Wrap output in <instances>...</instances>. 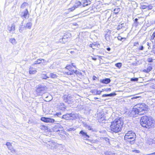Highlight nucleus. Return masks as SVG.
I'll return each mask as SVG.
<instances>
[{
  "instance_id": "nucleus-1",
  "label": "nucleus",
  "mask_w": 155,
  "mask_h": 155,
  "mask_svg": "<svg viewBox=\"0 0 155 155\" xmlns=\"http://www.w3.org/2000/svg\"><path fill=\"white\" fill-rule=\"evenodd\" d=\"M123 124V121L121 118H117L111 123L110 126L111 130L116 133L121 131Z\"/></svg>"
},
{
  "instance_id": "nucleus-2",
  "label": "nucleus",
  "mask_w": 155,
  "mask_h": 155,
  "mask_svg": "<svg viewBox=\"0 0 155 155\" xmlns=\"http://www.w3.org/2000/svg\"><path fill=\"white\" fill-rule=\"evenodd\" d=\"M139 120L141 125L147 128L151 127L155 123L154 120L151 117L146 116L142 117Z\"/></svg>"
},
{
  "instance_id": "nucleus-3",
  "label": "nucleus",
  "mask_w": 155,
  "mask_h": 155,
  "mask_svg": "<svg viewBox=\"0 0 155 155\" xmlns=\"http://www.w3.org/2000/svg\"><path fill=\"white\" fill-rule=\"evenodd\" d=\"M145 105L144 104H136V114L142 115L145 113V110L146 109V107H145Z\"/></svg>"
},
{
  "instance_id": "nucleus-4",
  "label": "nucleus",
  "mask_w": 155,
  "mask_h": 155,
  "mask_svg": "<svg viewBox=\"0 0 155 155\" xmlns=\"http://www.w3.org/2000/svg\"><path fill=\"white\" fill-rule=\"evenodd\" d=\"M78 117V115L77 114L67 113L62 116V118L67 120H75Z\"/></svg>"
},
{
  "instance_id": "nucleus-5",
  "label": "nucleus",
  "mask_w": 155,
  "mask_h": 155,
  "mask_svg": "<svg viewBox=\"0 0 155 155\" xmlns=\"http://www.w3.org/2000/svg\"><path fill=\"white\" fill-rule=\"evenodd\" d=\"M71 37V35L70 33H65L63 36L62 38L60 39V42L64 43L68 41Z\"/></svg>"
},
{
  "instance_id": "nucleus-6",
  "label": "nucleus",
  "mask_w": 155,
  "mask_h": 155,
  "mask_svg": "<svg viewBox=\"0 0 155 155\" xmlns=\"http://www.w3.org/2000/svg\"><path fill=\"white\" fill-rule=\"evenodd\" d=\"M63 98L64 102L68 104H72L73 102V97L69 95H64Z\"/></svg>"
},
{
  "instance_id": "nucleus-7",
  "label": "nucleus",
  "mask_w": 155,
  "mask_h": 155,
  "mask_svg": "<svg viewBox=\"0 0 155 155\" xmlns=\"http://www.w3.org/2000/svg\"><path fill=\"white\" fill-rule=\"evenodd\" d=\"M46 89V87L45 85L39 84L38 86L37 89V92L39 95L44 92Z\"/></svg>"
},
{
  "instance_id": "nucleus-8",
  "label": "nucleus",
  "mask_w": 155,
  "mask_h": 155,
  "mask_svg": "<svg viewBox=\"0 0 155 155\" xmlns=\"http://www.w3.org/2000/svg\"><path fill=\"white\" fill-rule=\"evenodd\" d=\"M79 134L81 137L84 140H87L88 138L90 137L87 134V133L83 130L80 131Z\"/></svg>"
},
{
  "instance_id": "nucleus-9",
  "label": "nucleus",
  "mask_w": 155,
  "mask_h": 155,
  "mask_svg": "<svg viewBox=\"0 0 155 155\" xmlns=\"http://www.w3.org/2000/svg\"><path fill=\"white\" fill-rule=\"evenodd\" d=\"M40 120L42 121L45 123H54L55 121V120L51 118L46 117H42Z\"/></svg>"
},
{
  "instance_id": "nucleus-10",
  "label": "nucleus",
  "mask_w": 155,
  "mask_h": 155,
  "mask_svg": "<svg viewBox=\"0 0 155 155\" xmlns=\"http://www.w3.org/2000/svg\"><path fill=\"white\" fill-rule=\"evenodd\" d=\"M126 138L129 139H133L134 140H130V143L131 144H133L134 143L136 139V134L134 133L133 134L129 135L128 136L125 137V139H126Z\"/></svg>"
},
{
  "instance_id": "nucleus-11",
  "label": "nucleus",
  "mask_w": 155,
  "mask_h": 155,
  "mask_svg": "<svg viewBox=\"0 0 155 155\" xmlns=\"http://www.w3.org/2000/svg\"><path fill=\"white\" fill-rule=\"evenodd\" d=\"M47 144L49 145L51 147L53 148H56L57 147V144L55 141L52 139H50L48 140V142L46 143Z\"/></svg>"
},
{
  "instance_id": "nucleus-12",
  "label": "nucleus",
  "mask_w": 155,
  "mask_h": 155,
  "mask_svg": "<svg viewBox=\"0 0 155 155\" xmlns=\"http://www.w3.org/2000/svg\"><path fill=\"white\" fill-rule=\"evenodd\" d=\"M6 145L8 149L10 150L11 152L12 153H16V151L14 149L11 143L9 142H7Z\"/></svg>"
},
{
  "instance_id": "nucleus-13",
  "label": "nucleus",
  "mask_w": 155,
  "mask_h": 155,
  "mask_svg": "<svg viewBox=\"0 0 155 155\" xmlns=\"http://www.w3.org/2000/svg\"><path fill=\"white\" fill-rule=\"evenodd\" d=\"M136 105L134 106L132 109H130L129 111V115L130 117H135L136 115Z\"/></svg>"
},
{
  "instance_id": "nucleus-14",
  "label": "nucleus",
  "mask_w": 155,
  "mask_h": 155,
  "mask_svg": "<svg viewBox=\"0 0 155 155\" xmlns=\"http://www.w3.org/2000/svg\"><path fill=\"white\" fill-rule=\"evenodd\" d=\"M22 13L23 14L21 15V17L23 19H27L29 18V14L27 9H25Z\"/></svg>"
},
{
  "instance_id": "nucleus-15",
  "label": "nucleus",
  "mask_w": 155,
  "mask_h": 155,
  "mask_svg": "<svg viewBox=\"0 0 155 155\" xmlns=\"http://www.w3.org/2000/svg\"><path fill=\"white\" fill-rule=\"evenodd\" d=\"M81 3L82 4V7H84L90 5L91 1L90 0H82L81 1Z\"/></svg>"
},
{
  "instance_id": "nucleus-16",
  "label": "nucleus",
  "mask_w": 155,
  "mask_h": 155,
  "mask_svg": "<svg viewBox=\"0 0 155 155\" xmlns=\"http://www.w3.org/2000/svg\"><path fill=\"white\" fill-rule=\"evenodd\" d=\"M126 24L122 23L119 24L117 26V30H119L122 29L123 30H125L126 28L125 27Z\"/></svg>"
},
{
  "instance_id": "nucleus-17",
  "label": "nucleus",
  "mask_w": 155,
  "mask_h": 155,
  "mask_svg": "<svg viewBox=\"0 0 155 155\" xmlns=\"http://www.w3.org/2000/svg\"><path fill=\"white\" fill-rule=\"evenodd\" d=\"M110 81L111 80L110 78H105L104 79H101L100 81L101 83L106 84L109 83Z\"/></svg>"
},
{
  "instance_id": "nucleus-18",
  "label": "nucleus",
  "mask_w": 155,
  "mask_h": 155,
  "mask_svg": "<svg viewBox=\"0 0 155 155\" xmlns=\"http://www.w3.org/2000/svg\"><path fill=\"white\" fill-rule=\"evenodd\" d=\"M66 106L65 104L63 103H60L58 106L59 109L63 111L65 110L66 109Z\"/></svg>"
},
{
  "instance_id": "nucleus-19",
  "label": "nucleus",
  "mask_w": 155,
  "mask_h": 155,
  "mask_svg": "<svg viewBox=\"0 0 155 155\" xmlns=\"http://www.w3.org/2000/svg\"><path fill=\"white\" fill-rule=\"evenodd\" d=\"M81 4H82L81 3V2L78 1H76L74 6L76 8L79 7L80 6H81V8H83L82 7V5Z\"/></svg>"
},
{
  "instance_id": "nucleus-20",
  "label": "nucleus",
  "mask_w": 155,
  "mask_h": 155,
  "mask_svg": "<svg viewBox=\"0 0 155 155\" xmlns=\"http://www.w3.org/2000/svg\"><path fill=\"white\" fill-rule=\"evenodd\" d=\"M152 69V66L151 64H149L148 65V67L147 69L143 70V71L147 73H148Z\"/></svg>"
},
{
  "instance_id": "nucleus-21",
  "label": "nucleus",
  "mask_w": 155,
  "mask_h": 155,
  "mask_svg": "<svg viewBox=\"0 0 155 155\" xmlns=\"http://www.w3.org/2000/svg\"><path fill=\"white\" fill-rule=\"evenodd\" d=\"M60 126L58 124L56 125L52 128V130L54 132H58L60 131L59 130Z\"/></svg>"
},
{
  "instance_id": "nucleus-22",
  "label": "nucleus",
  "mask_w": 155,
  "mask_h": 155,
  "mask_svg": "<svg viewBox=\"0 0 155 155\" xmlns=\"http://www.w3.org/2000/svg\"><path fill=\"white\" fill-rule=\"evenodd\" d=\"M135 11V8H134L133 11V14L132 15L133 19L134 21V23L133 24V27L134 26L136 27V18H135V17H136V14L134 12Z\"/></svg>"
},
{
  "instance_id": "nucleus-23",
  "label": "nucleus",
  "mask_w": 155,
  "mask_h": 155,
  "mask_svg": "<svg viewBox=\"0 0 155 155\" xmlns=\"http://www.w3.org/2000/svg\"><path fill=\"white\" fill-rule=\"evenodd\" d=\"M23 21L21 23V25H20L19 28V31L20 32H22L24 30L26 29L25 25H23Z\"/></svg>"
},
{
  "instance_id": "nucleus-24",
  "label": "nucleus",
  "mask_w": 155,
  "mask_h": 155,
  "mask_svg": "<svg viewBox=\"0 0 155 155\" xmlns=\"http://www.w3.org/2000/svg\"><path fill=\"white\" fill-rule=\"evenodd\" d=\"M116 94L115 92H113L110 94H104L102 95V97H113L115 96Z\"/></svg>"
},
{
  "instance_id": "nucleus-25",
  "label": "nucleus",
  "mask_w": 155,
  "mask_h": 155,
  "mask_svg": "<svg viewBox=\"0 0 155 155\" xmlns=\"http://www.w3.org/2000/svg\"><path fill=\"white\" fill-rule=\"evenodd\" d=\"M136 47L137 49L138 50H143L144 47L141 44H139L138 43H136Z\"/></svg>"
},
{
  "instance_id": "nucleus-26",
  "label": "nucleus",
  "mask_w": 155,
  "mask_h": 155,
  "mask_svg": "<svg viewBox=\"0 0 155 155\" xmlns=\"http://www.w3.org/2000/svg\"><path fill=\"white\" fill-rule=\"evenodd\" d=\"M25 25L26 29H30L31 28L32 26V24L31 22H29L26 23Z\"/></svg>"
},
{
  "instance_id": "nucleus-27",
  "label": "nucleus",
  "mask_w": 155,
  "mask_h": 155,
  "mask_svg": "<svg viewBox=\"0 0 155 155\" xmlns=\"http://www.w3.org/2000/svg\"><path fill=\"white\" fill-rule=\"evenodd\" d=\"M111 36L110 33L109 32H107L106 34H105V37L106 39L108 41H109L110 40V37Z\"/></svg>"
},
{
  "instance_id": "nucleus-28",
  "label": "nucleus",
  "mask_w": 155,
  "mask_h": 155,
  "mask_svg": "<svg viewBox=\"0 0 155 155\" xmlns=\"http://www.w3.org/2000/svg\"><path fill=\"white\" fill-rule=\"evenodd\" d=\"M105 117L104 116H103L101 118L98 119V121L99 122L102 123H105Z\"/></svg>"
},
{
  "instance_id": "nucleus-29",
  "label": "nucleus",
  "mask_w": 155,
  "mask_h": 155,
  "mask_svg": "<svg viewBox=\"0 0 155 155\" xmlns=\"http://www.w3.org/2000/svg\"><path fill=\"white\" fill-rule=\"evenodd\" d=\"M146 143L149 145H151L153 143L152 139L150 138H147L146 141Z\"/></svg>"
},
{
  "instance_id": "nucleus-30",
  "label": "nucleus",
  "mask_w": 155,
  "mask_h": 155,
  "mask_svg": "<svg viewBox=\"0 0 155 155\" xmlns=\"http://www.w3.org/2000/svg\"><path fill=\"white\" fill-rule=\"evenodd\" d=\"M10 29L9 30V32H11V31H14L15 30V25L14 24H12L11 28L9 27Z\"/></svg>"
},
{
  "instance_id": "nucleus-31",
  "label": "nucleus",
  "mask_w": 155,
  "mask_h": 155,
  "mask_svg": "<svg viewBox=\"0 0 155 155\" xmlns=\"http://www.w3.org/2000/svg\"><path fill=\"white\" fill-rule=\"evenodd\" d=\"M9 41L13 45L15 44L16 43L15 39L13 38H11L10 39Z\"/></svg>"
},
{
  "instance_id": "nucleus-32",
  "label": "nucleus",
  "mask_w": 155,
  "mask_h": 155,
  "mask_svg": "<svg viewBox=\"0 0 155 155\" xmlns=\"http://www.w3.org/2000/svg\"><path fill=\"white\" fill-rule=\"evenodd\" d=\"M120 8L117 7L114 10V12L116 14H117L120 11Z\"/></svg>"
},
{
  "instance_id": "nucleus-33",
  "label": "nucleus",
  "mask_w": 155,
  "mask_h": 155,
  "mask_svg": "<svg viewBox=\"0 0 155 155\" xmlns=\"http://www.w3.org/2000/svg\"><path fill=\"white\" fill-rule=\"evenodd\" d=\"M74 73L77 76H82V73L78 70H75Z\"/></svg>"
},
{
  "instance_id": "nucleus-34",
  "label": "nucleus",
  "mask_w": 155,
  "mask_h": 155,
  "mask_svg": "<svg viewBox=\"0 0 155 155\" xmlns=\"http://www.w3.org/2000/svg\"><path fill=\"white\" fill-rule=\"evenodd\" d=\"M50 76L52 78H55L57 77V75L55 74L52 73L50 74Z\"/></svg>"
},
{
  "instance_id": "nucleus-35",
  "label": "nucleus",
  "mask_w": 155,
  "mask_h": 155,
  "mask_svg": "<svg viewBox=\"0 0 155 155\" xmlns=\"http://www.w3.org/2000/svg\"><path fill=\"white\" fill-rule=\"evenodd\" d=\"M42 61H44V60H43V59H38L35 61V64H40V63H41V62Z\"/></svg>"
},
{
  "instance_id": "nucleus-36",
  "label": "nucleus",
  "mask_w": 155,
  "mask_h": 155,
  "mask_svg": "<svg viewBox=\"0 0 155 155\" xmlns=\"http://www.w3.org/2000/svg\"><path fill=\"white\" fill-rule=\"evenodd\" d=\"M41 78L43 79H47L48 78H49V77H48L46 75L43 74L41 75Z\"/></svg>"
},
{
  "instance_id": "nucleus-37",
  "label": "nucleus",
  "mask_w": 155,
  "mask_h": 155,
  "mask_svg": "<svg viewBox=\"0 0 155 155\" xmlns=\"http://www.w3.org/2000/svg\"><path fill=\"white\" fill-rule=\"evenodd\" d=\"M122 64V63L120 62L117 63L115 64V66L118 68H120L121 67Z\"/></svg>"
},
{
  "instance_id": "nucleus-38",
  "label": "nucleus",
  "mask_w": 155,
  "mask_h": 155,
  "mask_svg": "<svg viewBox=\"0 0 155 155\" xmlns=\"http://www.w3.org/2000/svg\"><path fill=\"white\" fill-rule=\"evenodd\" d=\"M36 72L35 70H32L31 69V68H29V72L30 74H35Z\"/></svg>"
},
{
  "instance_id": "nucleus-39",
  "label": "nucleus",
  "mask_w": 155,
  "mask_h": 155,
  "mask_svg": "<svg viewBox=\"0 0 155 155\" xmlns=\"http://www.w3.org/2000/svg\"><path fill=\"white\" fill-rule=\"evenodd\" d=\"M117 38L119 40H120L122 41H123L125 39V38L122 37L120 36H118Z\"/></svg>"
},
{
  "instance_id": "nucleus-40",
  "label": "nucleus",
  "mask_w": 155,
  "mask_h": 155,
  "mask_svg": "<svg viewBox=\"0 0 155 155\" xmlns=\"http://www.w3.org/2000/svg\"><path fill=\"white\" fill-rule=\"evenodd\" d=\"M61 115V114L60 112H56L55 114H54V116H57L59 117H60V116Z\"/></svg>"
},
{
  "instance_id": "nucleus-41",
  "label": "nucleus",
  "mask_w": 155,
  "mask_h": 155,
  "mask_svg": "<svg viewBox=\"0 0 155 155\" xmlns=\"http://www.w3.org/2000/svg\"><path fill=\"white\" fill-rule=\"evenodd\" d=\"M87 128L89 130H91L92 131H94V129L92 128V127L90 126L87 125Z\"/></svg>"
},
{
  "instance_id": "nucleus-42",
  "label": "nucleus",
  "mask_w": 155,
  "mask_h": 155,
  "mask_svg": "<svg viewBox=\"0 0 155 155\" xmlns=\"http://www.w3.org/2000/svg\"><path fill=\"white\" fill-rule=\"evenodd\" d=\"M133 133L132 131H129L127 134H126L125 137L128 136L129 135H131V134H133Z\"/></svg>"
},
{
  "instance_id": "nucleus-43",
  "label": "nucleus",
  "mask_w": 155,
  "mask_h": 155,
  "mask_svg": "<svg viewBox=\"0 0 155 155\" xmlns=\"http://www.w3.org/2000/svg\"><path fill=\"white\" fill-rule=\"evenodd\" d=\"M94 91L96 92V94L98 95H100L102 92V91H98L95 90H94Z\"/></svg>"
},
{
  "instance_id": "nucleus-44",
  "label": "nucleus",
  "mask_w": 155,
  "mask_h": 155,
  "mask_svg": "<svg viewBox=\"0 0 155 155\" xmlns=\"http://www.w3.org/2000/svg\"><path fill=\"white\" fill-rule=\"evenodd\" d=\"M27 3L26 2L23 3L21 6V8H24L25 6L27 4Z\"/></svg>"
},
{
  "instance_id": "nucleus-45",
  "label": "nucleus",
  "mask_w": 155,
  "mask_h": 155,
  "mask_svg": "<svg viewBox=\"0 0 155 155\" xmlns=\"http://www.w3.org/2000/svg\"><path fill=\"white\" fill-rule=\"evenodd\" d=\"M147 6L146 5H141L140 8L143 9L147 8Z\"/></svg>"
},
{
  "instance_id": "nucleus-46",
  "label": "nucleus",
  "mask_w": 155,
  "mask_h": 155,
  "mask_svg": "<svg viewBox=\"0 0 155 155\" xmlns=\"http://www.w3.org/2000/svg\"><path fill=\"white\" fill-rule=\"evenodd\" d=\"M103 140H104L106 141L109 143V139L107 137H103Z\"/></svg>"
},
{
  "instance_id": "nucleus-47",
  "label": "nucleus",
  "mask_w": 155,
  "mask_h": 155,
  "mask_svg": "<svg viewBox=\"0 0 155 155\" xmlns=\"http://www.w3.org/2000/svg\"><path fill=\"white\" fill-rule=\"evenodd\" d=\"M152 6L151 4H150L147 6V8L148 10H151L152 8Z\"/></svg>"
},
{
  "instance_id": "nucleus-48",
  "label": "nucleus",
  "mask_w": 155,
  "mask_h": 155,
  "mask_svg": "<svg viewBox=\"0 0 155 155\" xmlns=\"http://www.w3.org/2000/svg\"><path fill=\"white\" fill-rule=\"evenodd\" d=\"M76 8L74 7V6L73 7H72V8H69L68 10V11H69L70 12V11H73Z\"/></svg>"
},
{
  "instance_id": "nucleus-49",
  "label": "nucleus",
  "mask_w": 155,
  "mask_h": 155,
  "mask_svg": "<svg viewBox=\"0 0 155 155\" xmlns=\"http://www.w3.org/2000/svg\"><path fill=\"white\" fill-rule=\"evenodd\" d=\"M151 39V40L153 39L155 40V32L153 33Z\"/></svg>"
},
{
  "instance_id": "nucleus-50",
  "label": "nucleus",
  "mask_w": 155,
  "mask_h": 155,
  "mask_svg": "<svg viewBox=\"0 0 155 155\" xmlns=\"http://www.w3.org/2000/svg\"><path fill=\"white\" fill-rule=\"evenodd\" d=\"M66 68L68 70H69L71 69L72 67L70 65H67L66 67Z\"/></svg>"
},
{
  "instance_id": "nucleus-51",
  "label": "nucleus",
  "mask_w": 155,
  "mask_h": 155,
  "mask_svg": "<svg viewBox=\"0 0 155 155\" xmlns=\"http://www.w3.org/2000/svg\"><path fill=\"white\" fill-rule=\"evenodd\" d=\"M75 130V129L74 128H70L68 129L67 130L68 131H74Z\"/></svg>"
},
{
  "instance_id": "nucleus-52",
  "label": "nucleus",
  "mask_w": 155,
  "mask_h": 155,
  "mask_svg": "<svg viewBox=\"0 0 155 155\" xmlns=\"http://www.w3.org/2000/svg\"><path fill=\"white\" fill-rule=\"evenodd\" d=\"M148 62H153V59L152 58H149L147 59Z\"/></svg>"
},
{
  "instance_id": "nucleus-53",
  "label": "nucleus",
  "mask_w": 155,
  "mask_h": 155,
  "mask_svg": "<svg viewBox=\"0 0 155 155\" xmlns=\"http://www.w3.org/2000/svg\"><path fill=\"white\" fill-rule=\"evenodd\" d=\"M70 73H71V75L73 74L74 73H75V71L74 70H70Z\"/></svg>"
},
{
  "instance_id": "nucleus-54",
  "label": "nucleus",
  "mask_w": 155,
  "mask_h": 155,
  "mask_svg": "<svg viewBox=\"0 0 155 155\" xmlns=\"http://www.w3.org/2000/svg\"><path fill=\"white\" fill-rule=\"evenodd\" d=\"M87 140H89L91 142L93 143H95L96 142V141L94 140H90L88 139Z\"/></svg>"
},
{
  "instance_id": "nucleus-55",
  "label": "nucleus",
  "mask_w": 155,
  "mask_h": 155,
  "mask_svg": "<svg viewBox=\"0 0 155 155\" xmlns=\"http://www.w3.org/2000/svg\"><path fill=\"white\" fill-rule=\"evenodd\" d=\"M65 74L67 75H71V73H70V70H68L67 71H66Z\"/></svg>"
},
{
  "instance_id": "nucleus-56",
  "label": "nucleus",
  "mask_w": 155,
  "mask_h": 155,
  "mask_svg": "<svg viewBox=\"0 0 155 155\" xmlns=\"http://www.w3.org/2000/svg\"><path fill=\"white\" fill-rule=\"evenodd\" d=\"M140 94V93L136 94V99L139 97H141V96L139 95Z\"/></svg>"
},
{
  "instance_id": "nucleus-57",
  "label": "nucleus",
  "mask_w": 155,
  "mask_h": 155,
  "mask_svg": "<svg viewBox=\"0 0 155 155\" xmlns=\"http://www.w3.org/2000/svg\"><path fill=\"white\" fill-rule=\"evenodd\" d=\"M104 90L106 91H111V89L110 88H108L105 89Z\"/></svg>"
},
{
  "instance_id": "nucleus-58",
  "label": "nucleus",
  "mask_w": 155,
  "mask_h": 155,
  "mask_svg": "<svg viewBox=\"0 0 155 155\" xmlns=\"http://www.w3.org/2000/svg\"><path fill=\"white\" fill-rule=\"evenodd\" d=\"M91 58L92 60H94V61H96L97 59V58H96L94 57H93L91 56Z\"/></svg>"
},
{
  "instance_id": "nucleus-59",
  "label": "nucleus",
  "mask_w": 155,
  "mask_h": 155,
  "mask_svg": "<svg viewBox=\"0 0 155 155\" xmlns=\"http://www.w3.org/2000/svg\"><path fill=\"white\" fill-rule=\"evenodd\" d=\"M97 78V77L96 76H95L94 75L93 76V80H96V79Z\"/></svg>"
},
{
  "instance_id": "nucleus-60",
  "label": "nucleus",
  "mask_w": 155,
  "mask_h": 155,
  "mask_svg": "<svg viewBox=\"0 0 155 155\" xmlns=\"http://www.w3.org/2000/svg\"><path fill=\"white\" fill-rule=\"evenodd\" d=\"M152 140L153 143L155 144V137Z\"/></svg>"
},
{
  "instance_id": "nucleus-61",
  "label": "nucleus",
  "mask_w": 155,
  "mask_h": 155,
  "mask_svg": "<svg viewBox=\"0 0 155 155\" xmlns=\"http://www.w3.org/2000/svg\"><path fill=\"white\" fill-rule=\"evenodd\" d=\"M110 47H108L107 48V50L108 51H110Z\"/></svg>"
},
{
  "instance_id": "nucleus-62",
  "label": "nucleus",
  "mask_w": 155,
  "mask_h": 155,
  "mask_svg": "<svg viewBox=\"0 0 155 155\" xmlns=\"http://www.w3.org/2000/svg\"><path fill=\"white\" fill-rule=\"evenodd\" d=\"M131 80L132 81L133 80H134V81H136V78H132L131 79Z\"/></svg>"
},
{
  "instance_id": "nucleus-63",
  "label": "nucleus",
  "mask_w": 155,
  "mask_h": 155,
  "mask_svg": "<svg viewBox=\"0 0 155 155\" xmlns=\"http://www.w3.org/2000/svg\"><path fill=\"white\" fill-rule=\"evenodd\" d=\"M97 56L99 58L102 59V56H99V55H97Z\"/></svg>"
},
{
  "instance_id": "nucleus-64",
  "label": "nucleus",
  "mask_w": 155,
  "mask_h": 155,
  "mask_svg": "<svg viewBox=\"0 0 155 155\" xmlns=\"http://www.w3.org/2000/svg\"><path fill=\"white\" fill-rule=\"evenodd\" d=\"M74 64L72 63L71 64V65L72 66H73L75 68H76V66H75L74 65Z\"/></svg>"
}]
</instances>
